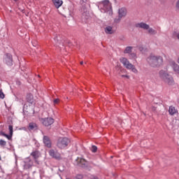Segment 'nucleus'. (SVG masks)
<instances>
[{
	"label": "nucleus",
	"mask_w": 179,
	"mask_h": 179,
	"mask_svg": "<svg viewBox=\"0 0 179 179\" xmlns=\"http://www.w3.org/2000/svg\"><path fill=\"white\" fill-rule=\"evenodd\" d=\"M147 61L152 68H157L163 65V57L151 55L147 58Z\"/></svg>",
	"instance_id": "nucleus-1"
},
{
	"label": "nucleus",
	"mask_w": 179,
	"mask_h": 179,
	"mask_svg": "<svg viewBox=\"0 0 179 179\" xmlns=\"http://www.w3.org/2000/svg\"><path fill=\"white\" fill-rule=\"evenodd\" d=\"M98 8L101 9V12L108 13L109 16H113V8L111 3L108 0H104L98 3Z\"/></svg>",
	"instance_id": "nucleus-2"
},
{
	"label": "nucleus",
	"mask_w": 179,
	"mask_h": 179,
	"mask_svg": "<svg viewBox=\"0 0 179 179\" xmlns=\"http://www.w3.org/2000/svg\"><path fill=\"white\" fill-rule=\"evenodd\" d=\"M159 76L161 79H162V80L164 82V83H166V85H168L169 86H173L175 84L174 78L173 76H170L166 71H160Z\"/></svg>",
	"instance_id": "nucleus-3"
},
{
	"label": "nucleus",
	"mask_w": 179,
	"mask_h": 179,
	"mask_svg": "<svg viewBox=\"0 0 179 179\" xmlns=\"http://www.w3.org/2000/svg\"><path fill=\"white\" fill-rule=\"evenodd\" d=\"M121 64L126 68V69H131V72L134 73H138V69L135 67L134 64L129 62V60L125 57H121L120 59Z\"/></svg>",
	"instance_id": "nucleus-4"
},
{
	"label": "nucleus",
	"mask_w": 179,
	"mask_h": 179,
	"mask_svg": "<svg viewBox=\"0 0 179 179\" xmlns=\"http://www.w3.org/2000/svg\"><path fill=\"white\" fill-rule=\"evenodd\" d=\"M71 143V141L69 140L68 138L64 137V138H59L58 139L57 146L59 148V149H65L69 143Z\"/></svg>",
	"instance_id": "nucleus-5"
},
{
	"label": "nucleus",
	"mask_w": 179,
	"mask_h": 179,
	"mask_svg": "<svg viewBox=\"0 0 179 179\" xmlns=\"http://www.w3.org/2000/svg\"><path fill=\"white\" fill-rule=\"evenodd\" d=\"M127 8H119L117 11L118 17L115 18L114 20L115 23H120L122 20V17H125V16H127Z\"/></svg>",
	"instance_id": "nucleus-6"
},
{
	"label": "nucleus",
	"mask_w": 179,
	"mask_h": 179,
	"mask_svg": "<svg viewBox=\"0 0 179 179\" xmlns=\"http://www.w3.org/2000/svg\"><path fill=\"white\" fill-rule=\"evenodd\" d=\"M50 157L55 159L56 160H61V153H59L57 150H55L54 149H51L48 152Z\"/></svg>",
	"instance_id": "nucleus-7"
},
{
	"label": "nucleus",
	"mask_w": 179,
	"mask_h": 179,
	"mask_svg": "<svg viewBox=\"0 0 179 179\" xmlns=\"http://www.w3.org/2000/svg\"><path fill=\"white\" fill-rule=\"evenodd\" d=\"M76 162L78 164V166L80 167H87L88 162L86 161V159L82 158V157H78L76 159Z\"/></svg>",
	"instance_id": "nucleus-8"
},
{
	"label": "nucleus",
	"mask_w": 179,
	"mask_h": 179,
	"mask_svg": "<svg viewBox=\"0 0 179 179\" xmlns=\"http://www.w3.org/2000/svg\"><path fill=\"white\" fill-rule=\"evenodd\" d=\"M41 122L45 127H50V125H52V124H54V119L52 117H47L41 119Z\"/></svg>",
	"instance_id": "nucleus-9"
},
{
	"label": "nucleus",
	"mask_w": 179,
	"mask_h": 179,
	"mask_svg": "<svg viewBox=\"0 0 179 179\" xmlns=\"http://www.w3.org/2000/svg\"><path fill=\"white\" fill-rule=\"evenodd\" d=\"M43 143L46 148H48L49 149L51 148V146H52V143H51V139L48 136H44L43 138Z\"/></svg>",
	"instance_id": "nucleus-10"
},
{
	"label": "nucleus",
	"mask_w": 179,
	"mask_h": 179,
	"mask_svg": "<svg viewBox=\"0 0 179 179\" xmlns=\"http://www.w3.org/2000/svg\"><path fill=\"white\" fill-rule=\"evenodd\" d=\"M149 24L145 22H138L135 24V27L137 29H143V30H148L149 29Z\"/></svg>",
	"instance_id": "nucleus-11"
},
{
	"label": "nucleus",
	"mask_w": 179,
	"mask_h": 179,
	"mask_svg": "<svg viewBox=\"0 0 179 179\" xmlns=\"http://www.w3.org/2000/svg\"><path fill=\"white\" fill-rule=\"evenodd\" d=\"M31 156H32V157L35 160V162H36V164H38V161L37 160V159H38V157L41 156V154L40 153V152L38 150L33 151L31 153Z\"/></svg>",
	"instance_id": "nucleus-12"
},
{
	"label": "nucleus",
	"mask_w": 179,
	"mask_h": 179,
	"mask_svg": "<svg viewBox=\"0 0 179 179\" xmlns=\"http://www.w3.org/2000/svg\"><path fill=\"white\" fill-rule=\"evenodd\" d=\"M52 2L55 8H57V9L61 8V6H62V4L64 3V1H62V0H52Z\"/></svg>",
	"instance_id": "nucleus-13"
},
{
	"label": "nucleus",
	"mask_w": 179,
	"mask_h": 179,
	"mask_svg": "<svg viewBox=\"0 0 179 179\" xmlns=\"http://www.w3.org/2000/svg\"><path fill=\"white\" fill-rule=\"evenodd\" d=\"M13 61V58H12V55L7 54L6 57V62L7 65L10 66L12 65Z\"/></svg>",
	"instance_id": "nucleus-14"
},
{
	"label": "nucleus",
	"mask_w": 179,
	"mask_h": 179,
	"mask_svg": "<svg viewBox=\"0 0 179 179\" xmlns=\"http://www.w3.org/2000/svg\"><path fill=\"white\" fill-rule=\"evenodd\" d=\"M105 33L106 34H114V33H115V31L113 29V27L108 26L105 28Z\"/></svg>",
	"instance_id": "nucleus-15"
},
{
	"label": "nucleus",
	"mask_w": 179,
	"mask_h": 179,
	"mask_svg": "<svg viewBox=\"0 0 179 179\" xmlns=\"http://www.w3.org/2000/svg\"><path fill=\"white\" fill-rule=\"evenodd\" d=\"M38 129L37 124L34 122H31L29 124L28 129L29 131H36Z\"/></svg>",
	"instance_id": "nucleus-16"
},
{
	"label": "nucleus",
	"mask_w": 179,
	"mask_h": 179,
	"mask_svg": "<svg viewBox=\"0 0 179 179\" xmlns=\"http://www.w3.org/2000/svg\"><path fill=\"white\" fill-rule=\"evenodd\" d=\"M27 101H28V103H30V104H33V103H34V96H33V94H28L27 95Z\"/></svg>",
	"instance_id": "nucleus-17"
},
{
	"label": "nucleus",
	"mask_w": 179,
	"mask_h": 179,
	"mask_svg": "<svg viewBox=\"0 0 179 179\" xmlns=\"http://www.w3.org/2000/svg\"><path fill=\"white\" fill-rule=\"evenodd\" d=\"M169 113L170 115H174V114H177V109L173 106L169 107Z\"/></svg>",
	"instance_id": "nucleus-18"
},
{
	"label": "nucleus",
	"mask_w": 179,
	"mask_h": 179,
	"mask_svg": "<svg viewBox=\"0 0 179 179\" xmlns=\"http://www.w3.org/2000/svg\"><path fill=\"white\" fill-rule=\"evenodd\" d=\"M134 47L132 46H127L125 50H124V54H130L132 52V50Z\"/></svg>",
	"instance_id": "nucleus-19"
},
{
	"label": "nucleus",
	"mask_w": 179,
	"mask_h": 179,
	"mask_svg": "<svg viewBox=\"0 0 179 179\" xmlns=\"http://www.w3.org/2000/svg\"><path fill=\"white\" fill-rule=\"evenodd\" d=\"M148 30L149 34H152V35L157 34V31L155 30L153 28H150V27H149V29Z\"/></svg>",
	"instance_id": "nucleus-20"
},
{
	"label": "nucleus",
	"mask_w": 179,
	"mask_h": 179,
	"mask_svg": "<svg viewBox=\"0 0 179 179\" xmlns=\"http://www.w3.org/2000/svg\"><path fill=\"white\" fill-rule=\"evenodd\" d=\"M129 57L130 59H136V58H137L136 55L135 53L129 54Z\"/></svg>",
	"instance_id": "nucleus-21"
},
{
	"label": "nucleus",
	"mask_w": 179,
	"mask_h": 179,
	"mask_svg": "<svg viewBox=\"0 0 179 179\" xmlns=\"http://www.w3.org/2000/svg\"><path fill=\"white\" fill-rule=\"evenodd\" d=\"M8 129L10 131V135H13V126L9 125Z\"/></svg>",
	"instance_id": "nucleus-22"
},
{
	"label": "nucleus",
	"mask_w": 179,
	"mask_h": 179,
	"mask_svg": "<svg viewBox=\"0 0 179 179\" xmlns=\"http://www.w3.org/2000/svg\"><path fill=\"white\" fill-rule=\"evenodd\" d=\"M0 146H6V141L4 140H0Z\"/></svg>",
	"instance_id": "nucleus-23"
},
{
	"label": "nucleus",
	"mask_w": 179,
	"mask_h": 179,
	"mask_svg": "<svg viewBox=\"0 0 179 179\" xmlns=\"http://www.w3.org/2000/svg\"><path fill=\"white\" fill-rule=\"evenodd\" d=\"M92 152H93V153H96V152H97V147L96 145H92Z\"/></svg>",
	"instance_id": "nucleus-24"
},
{
	"label": "nucleus",
	"mask_w": 179,
	"mask_h": 179,
	"mask_svg": "<svg viewBox=\"0 0 179 179\" xmlns=\"http://www.w3.org/2000/svg\"><path fill=\"white\" fill-rule=\"evenodd\" d=\"M0 99H5V94H3L2 90H0Z\"/></svg>",
	"instance_id": "nucleus-25"
},
{
	"label": "nucleus",
	"mask_w": 179,
	"mask_h": 179,
	"mask_svg": "<svg viewBox=\"0 0 179 179\" xmlns=\"http://www.w3.org/2000/svg\"><path fill=\"white\" fill-rule=\"evenodd\" d=\"M173 36H174V37H177V38H178V40H179V33L178 32H175Z\"/></svg>",
	"instance_id": "nucleus-26"
},
{
	"label": "nucleus",
	"mask_w": 179,
	"mask_h": 179,
	"mask_svg": "<svg viewBox=\"0 0 179 179\" xmlns=\"http://www.w3.org/2000/svg\"><path fill=\"white\" fill-rule=\"evenodd\" d=\"M6 138H7V139H8V141H10L12 139V135L10 134V136H9V135L7 134Z\"/></svg>",
	"instance_id": "nucleus-27"
},
{
	"label": "nucleus",
	"mask_w": 179,
	"mask_h": 179,
	"mask_svg": "<svg viewBox=\"0 0 179 179\" xmlns=\"http://www.w3.org/2000/svg\"><path fill=\"white\" fill-rule=\"evenodd\" d=\"M30 167H31V165H29V164H25L24 165V169H30Z\"/></svg>",
	"instance_id": "nucleus-28"
},
{
	"label": "nucleus",
	"mask_w": 179,
	"mask_h": 179,
	"mask_svg": "<svg viewBox=\"0 0 179 179\" xmlns=\"http://www.w3.org/2000/svg\"><path fill=\"white\" fill-rule=\"evenodd\" d=\"M54 103H55V104H58V103H59V99H55Z\"/></svg>",
	"instance_id": "nucleus-29"
},
{
	"label": "nucleus",
	"mask_w": 179,
	"mask_h": 179,
	"mask_svg": "<svg viewBox=\"0 0 179 179\" xmlns=\"http://www.w3.org/2000/svg\"><path fill=\"white\" fill-rule=\"evenodd\" d=\"M158 1H159V2H160V3L163 4V3H166V1L167 0H158Z\"/></svg>",
	"instance_id": "nucleus-30"
},
{
	"label": "nucleus",
	"mask_w": 179,
	"mask_h": 179,
	"mask_svg": "<svg viewBox=\"0 0 179 179\" xmlns=\"http://www.w3.org/2000/svg\"><path fill=\"white\" fill-rule=\"evenodd\" d=\"M1 135L2 136H5V138H6V136H7L8 134H5V133H3V132H1Z\"/></svg>",
	"instance_id": "nucleus-31"
},
{
	"label": "nucleus",
	"mask_w": 179,
	"mask_h": 179,
	"mask_svg": "<svg viewBox=\"0 0 179 179\" xmlns=\"http://www.w3.org/2000/svg\"><path fill=\"white\" fill-rule=\"evenodd\" d=\"M176 6L178 9H179V0H178V1L176 2Z\"/></svg>",
	"instance_id": "nucleus-32"
},
{
	"label": "nucleus",
	"mask_w": 179,
	"mask_h": 179,
	"mask_svg": "<svg viewBox=\"0 0 179 179\" xmlns=\"http://www.w3.org/2000/svg\"><path fill=\"white\" fill-rule=\"evenodd\" d=\"M139 51H143V47H139L138 48Z\"/></svg>",
	"instance_id": "nucleus-33"
},
{
	"label": "nucleus",
	"mask_w": 179,
	"mask_h": 179,
	"mask_svg": "<svg viewBox=\"0 0 179 179\" xmlns=\"http://www.w3.org/2000/svg\"><path fill=\"white\" fill-rule=\"evenodd\" d=\"M122 78H129V76H124V75H122Z\"/></svg>",
	"instance_id": "nucleus-34"
},
{
	"label": "nucleus",
	"mask_w": 179,
	"mask_h": 179,
	"mask_svg": "<svg viewBox=\"0 0 179 179\" xmlns=\"http://www.w3.org/2000/svg\"><path fill=\"white\" fill-rule=\"evenodd\" d=\"M80 65H83V62H80Z\"/></svg>",
	"instance_id": "nucleus-35"
},
{
	"label": "nucleus",
	"mask_w": 179,
	"mask_h": 179,
	"mask_svg": "<svg viewBox=\"0 0 179 179\" xmlns=\"http://www.w3.org/2000/svg\"><path fill=\"white\" fill-rule=\"evenodd\" d=\"M83 2H86V0H83Z\"/></svg>",
	"instance_id": "nucleus-36"
},
{
	"label": "nucleus",
	"mask_w": 179,
	"mask_h": 179,
	"mask_svg": "<svg viewBox=\"0 0 179 179\" xmlns=\"http://www.w3.org/2000/svg\"><path fill=\"white\" fill-rule=\"evenodd\" d=\"M94 179H97V178H94Z\"/></svg>",
	"instance_id": "nucleus-37"
}]
</instances>
